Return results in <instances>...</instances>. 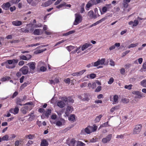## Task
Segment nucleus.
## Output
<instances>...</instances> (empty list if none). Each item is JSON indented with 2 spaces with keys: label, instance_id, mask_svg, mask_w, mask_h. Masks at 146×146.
I'll use <instances>...</instances> for the list:
<instances>
[{
  "label": "nucleus",
  "instance_id": "obj_3",
  "mask_svg": "<svg viewBox=\"0 0 146 146\" xmlns=\"http://www.w3.org/2000/svg\"><path fill=\"white\" fill-rule=\"evenodd\" d=\"M29 67L30 71L29 72L33 73L34 72V70L35 68L36 63L35 62H32L28 63L27 64Z\"/></svg>",
  "mask_w": 146,
  "mask_h": 146
},
{
  "label": "nucleus",
  "instance_id": "obj_29",
  "mask_svg": "<svg viewBox=\"0 0 146 146\" xmlns=\"http://www.w3.org/2000/svg\"><path fill=\"white\" fill-rule=\"evenodd\" d=\"M109 15H106L103 18L99 20V21L100 23L107 19H108V17H109Z\"/></svg>",
  "mask_w": 146,
  "mask_h": 146
},
{
  "label": "nucleus",
  "instance_id": "obj_30",
  "mask_svg": "<svg viewBox=\"0 0 146 146\" xmlns=\"http://www.w3.org/2000/svg\"><path fill=\"white\" fill-rule=\"evenodd\" d=\"M94 11L95 14H94V16H96V19L98 17H99L100 15L98 13V9L96 8L94 9Z\"/></svg>",
  "mask_w": 146,
  "mask_h": 146
},
{
  "label": "nucleus",
  "instance_id": "obj_4",
  "mask_svg": "<svg viewBox=\"0 0 146 146\" xmlns=\"http://www.w3.org/2000/svg\"><path fill=\"white\" fill-rule=\"evenodd\" d=\"M112 137L111 134H110L108 135L106 137L103 138L102 139V142L104 143H109L111 140Z\"/></svg>",
  "mask_w": 146,
  "mask_h": 146
},
{
  "label": "nucleus",
  "instance_id": "obj_2",
  "mask_svg": "<svg viewBox=\"0 0 146 146\" xmlns=\"http://www.w3.org/2000/svg\"><path fill=\"white\" fill-rule=\"evenodd\" d=\"M142 127V126L141 124H139L135 125L133 130V134H138L141 131Z\"/></svg>",
  "mask_w": 146,
  "mask_h": 146
},
{
  "label": "nucleus",
  "instance_id": "obj_36",
  "mask_svg": "<svg viewBox=\"0 0 146 146\" xmlns=\"http://www.w3.org/2000/svg\"><path fill=\"white\" fill-rule=\"evenodd\" d=\"M139 21L138 20H134L133 22V27L136 26L139 24Z\"/></svg>",
  "mask_w": 146,
  "mask_h": 146
},
{
  "label": "nucleus",
  "instance_id": "obj_35",
  "mask_svg": "<svg viewBox=\"0 0 146 146\" xmlns=\"http://www.w3.org/2000/svg\"><path fill=\"white\" fill-rule=\"evenodd\" d=\"M2 141H8L9 139V136L7 135H5L3 136L1 138Z\"/></svg>",
  "mask_w": 146,
  "mask_h": 146
},
{
  "label": "nucleus",
  "instance_id": "obj_34",
  "mask_svg": "<svg viewBox=\"0 0 146 146\" xmlns=\"http://www.w3.org/2000/svg\"><path fill=\"white\" fill-rule=\"evenodd\" d=\"M84 98H83L82 99V100L83 101H88L89 100V98L88 97L86 94H85L84 95Z\"/></svg>",
  "mask_w": 146,
  "mask_h": 146
},
{
  "label": "nucleus",
  "instance_id": "obj_24",
  "mask_svg": "<svg viewBox=\"0 0 146 146\" xmlns=\"http://www.w3.org/2000/svg\"><path fill=\"white\" fill-rule=\"evenodd\" d=\"M103 116V115L101 114L98 116H97L94 120L95 123L99 122L101 118Z\"/></svg>",
  "mask_w": 146,
  "mask_h": 146
},
{
  "label": "nucleus",
  "instance_id": "obj_13",
  "mask_svg": "<svg viewBox=\"0 0 146 146\" xmlns=\"http://www.w3.org/2000/svg\"><path fill=\"white\" fill-rule=\"evenodd\" d=\"M12 24L14 26H18L22 25V22L19 21H15L12 22Z\"/></svg>",
  "mask_w": 146,
  "mask_h": 146
},
{
  "label": "nucleus",
  "instance_id": "obj_48",
  "mask_svg": "<svg viewBox=\"0 0 146 146\" xmlns=\"http://www.w3.org/2000/svg\"><path fill=\"white\" fill-rule=\"evenodd\" d=\"M46 70V68L43 66H41L40 68V70L42 72L45 71Z\"/></svg>",
  "mask_w": 146,
  "mask_h": 146
},
{
  "label": "nucleus",
  "instance_id": "obj_57",
  "mask_svg": "<svg viewBox=\"0 0 146 146\" xmlns=\"http://www.w3.org/2000/svg\"><path fill=\"white\" fill-rule=\"evenodd\" d=\"M62 125V122L60 121H58L56 123V125L58 126H60Z\"/></svg>",
  "mask_w": 146,
  "mask_h": 146
},
{
  "label": "nucleus",
  "instance_id": "obj_52",
  "mask_svg": "<svg viewBox=\"0 0 146 146\" xmlns=\"http://www.w3.org/2000/svg\"><path fill=\"white\" fill-rule=\"evenodd\" d=\"M64 81L66 83L69 84L70 82V79L69 78H68L66 79H64Z\"/></svg>",
  "mask_w": 146,
  "mask_h": 146
},
{
  "label": "nucleus",
  "instance_id": "obj_59",
  "mask_svg": "<svg viewBox=\"0 0 146 146\" xmlns=\"http://www.w3.org/2000/svg\"><path fill=\"white\" fill-rule=\"evenodd\" d=\"M108 121H107V122H106L102 124L101 125L100 127H106L108 125Z\"/></svg>",
  "mask_w": 146,
  "mask_h": 146
},
{
  "label": "nucleus",
  "instance_id": "obj_56",
  "mask_svg": "<svg viewBox=\"0 0 146 146\" xmlns=\"http://www.w3.org/2000/svg\"><path fill=\"white\" fill-rule=\"evenodd\" d=\"M20 0H19L17 1V0H11V2L13 4H16L18 3Z\"/></svg>",
  "mask_w": 146,
  "mask_h": 146
},
{
  "label": "nucleus",
  "instance_id": "obj_37",
  "mask_svg": "<svg viewBox=\"0 0 146 146\" xmlns=\"http://www.w3.org/2000/svg\"><path fill=\"white\" fill-rule=\"evenodd\" d=\"M91 127L92 128V131L93 132L96 131L98 127L97 126L94 125L93 126H91Z\"/></svg>",
  "mask_w": 146,
  "mask_h": 146
},
{
  "label": "nucleus",
  "instance_id": "obj_50",
  "mask_svg": "<svg viewBox=\"0 0 146 146\" xmlns=\"http://www.w3.org/2000/svg\"><path fill=\"white\" fill-rule=\"evenodd\" d=\"M84 4L83 3L82 4V5L81 7L80 12L81 13H83L84 11Z\"/></svg>",
  "mask_w": 146,
  "mask_h": 146
},
{
  "label": "nucleus",
  "instance_id": "obj_17",
  "mask_svg": "<svg viewBox=\"0 0 146 146\" xmlns=\"http://www.w3.org/2000/svg\"><path fill=\"white\" fill-rule=\"evenodd\" d=\"M57 106L60 108H63L65 106V104L63 101H60L57 103Z\"/></svg>",
  "mask_w": 146,
  "mask_h": 146
},
{
  "label": "nucleus",
  "instance_id": "obj_45",
  "mask_svg": "<svg viewBox=\"0 0 146 146\" xmlns=\"http://www.w3.org/2000/svg\"><path fill=\"white\" fill-rule=\"evenodd\" d=\"M29 84V82H25L21 86V88H23L26 86L28 85Z\"/></svg>",
  "mask_w": 146,
  "mask_h": 146
},
{
  "label": "nucleus",
  "instance_id": "obj_27",
  "mask_svg": "<svg viewBox=\"0 0 146 146\" xmlns=\"http://www.w3.org/2000/svg\"><path fill=\"white\" fill-rule=\"evenodd\" d=\"M51 109H48L45 113V115L47 118H48L49 115L51 113Z\"/></svg>",
  "mask_w": 146,
  "mask_h": 146
},
{
  "label": "nucleus",
  "instance_id": "obj_20",
  "mask_svg": "<svg viewBox=\"0 0 146 146\" xmlns=\"http://www.w3.org/2000/svg\"><path fill=\"white\" fill-rule=\"evenodd\" d=\"M48 143L46 139L42 140L40 143L41 146H48Z\"/></svg>",
  "mask_w": 146,
  "mask_h": 146
},
{
  "label": "nucleus",
  "instance_id": "obj_38",
  "mask_svg": "<svg viewBox=\"0 0 146 146\" xmlns=\"http://www.w3.org/2000/svg\"><path fill=\"white\" fill-rule=\"evenodd\" d=\"M85 145V144L82 142L79 141L77 143L76 146H84Z\"/></svg>",
  "mask_w": 146,
  "mask_h": 146
},
{
  "label": "nucleus",
  "instance_id": "obj_51",
  "mask_svg": "<svg viewBox=\"0 0 146 146\" xmlns=\"http://www.w3.org/2000/svg\"><path fill=\"white\" fill-rule=\"evenodd\" d=\"M110 64L112 66L115 65V63L111 59H110Z\"/></svg>",
  "mask_w": 146,
  "mask_h": 146
},
{
  "label": "nucleus",
  "instance_id": "obj_43",
  "mask_svg": "<svg viewBox=\"0 0 146 146\" xmlns=\"http://www.w3.org/2000/svg\"><path fill=\"white\" fill-rule=\"evenodd\" d=\"M86 71V70H82L77 72L78 76H80L82 75Z\"/></svg>",
  "mask_w": 146,
  "mask_h": 146
},
{
  "label": "nucleus",
  "instance_id": "obj_47",
  "mask_svg": "<svg viewBox=\"0 0 146 146\" xmlns=\"http://www.w3.org/2000/svg\"><path fill=\"white\" fill-rule=\"evenodd\" d=\"M114 81V79L113 78L111 77L110 78L108 83L109 84H111Z\"/></svg>",
  "mask_w": 146,
  "mask_h": 146
},
{
  "label": "nucleus",
  "instance_id": "obj_54",
  "mask_svg": "<svg viewBox=\"0 0 146 146\" xmlns=\"http://www.w3.org/2000/svg\"><path fill=\"white\" fill-rule=\"evenodd\" d=\"M65 40H62L60 41H59L58 42H57L56 44L54 45V46H56L64 42H65Z\"/></svg>",
  "mask_w": 146,
  "mask_h": 146
},
{
  "label": "nucleus",
  "instance_id": "obj_39",
  "mask_svg": "<svg viewBox=\"0 0 146 146\" xmlns=\"http://www.w3.org/2000/svg\"><path fill=\"white\" fill-rule=\"evenodd\" d=\"M132 86H133L132 84H129V85H126L124 86V88L129 90H130L131 89V87Z\"/></svg>",
  "mask_w": 146,
  "mask_h": 146
},
{
  "label": "nucleus",
  "instance_id": "obj_44",
  "mask_svg": "<svg viewBox=\"0 0 146 146\" xmlns=\"http://www.w3.org/2000/svg\"><path fill=\"white\" fill-rule=\"evenodd\" d=\"M102 89V87L100 86H99L95 90V92H100Z\"/></svg>",
  "mask_w": 146,
  "mask_h": 146
},
{
  "label": "nucleus",
  "instance_id": "obj_1",
  "mask_svg": "<svg viewBox=\"0 0 146 146\" xmlns=\"http://www.w3.org/2000/svg\"><path fill=\"white\" fill-rule=\"evenodd\" d=\"M75 20L74 23V25H76L80 23L82 20V16L78 13H76L75 14Z\"/></svg>",
  "mask_w": 146,
  "mask_h": 146
},
{
  "label": "nucleus",
  "instance_id": "obj_18",
  "mask_svg": "<svg viewBox=\"0 0 146 146\" xmlns=\"http://www.w3.org/2000/svg\"><path fill=\"white\" fill-rule=\"evenodd\" d=\"M85 131L88 134H90L92 132L91 126H88L85 129Z\"/></svg>",
  "mask_w": 146,
  "mask_h": 146
},
{
  "label": "nucleus",
  "instance_id": "obj_14",
  "mask_svg": "<svg viewBox=\"0 0 146 146\" xmlns=\"http://www.w3.org/2000/svg\"><path fill=\"white\" fill-rule=\"evenodd\" d=\"M92 45V44L90 43H87L84 44L82 47V51H84L88 47Z\"/></svg>",
  "mask_w": 146,
  "mask_h": 146
},
{
  "label": "nucleus",
  "instance_id": "obj_63",
  "mask_svg": "<svg viewBox=\"0 0 146 146\" xmlns=\"http://www.w3.org/2000/svg\"><path fill=\"white\" fill-rule=\"evenodd\" d=\"M130 52V50L126 51L125 52H123L122 54V56H125L126 54Z\"/></svg>",
  "mask_w": 146,
  "mask_h": 146
},
{
  "label": "nucleus",
  "instance_id": "obj_11",
  "mask_svg": "<svg viewBox=\"0 0 146 146\" xmlns=\"http://www.w3.org/2000/svg\"><path fill=\"white\" fill-rule=\"evenodd\" d=\"M94 2H95V0H91L89 1L86 5V9L88 10V9L94 4Z\"/></svg>",
  "mask_w": 146,
  "mask_h": 146
},
{
  "label": "nucleus",
  "instance_id": "obj_41",
  "mask_svg": "<svg viewBox=\"0 0 146 146\" xmlns=\"http://www.w3.org/2000/svg\"><path fill=\"white\" fill-rule=\"evenodd\" d=\"M65 5H66V3H64L62 4H61L60 5L57 6L56 7V8H57V9H60V8L62 7L65 6Z\"/></svg>",
  "mask_w": 146,
  "mask_h": 146
},
{
  "label": "nucleus",
  "instance_id": "obj_9",
  "mask_svg": "<svg viewBox=\"0 0 146 146\" xmlns=\"http://www.w3.org/2000/svg\"><path fill=\"white\" fill-rule=\"evenodd\" d=\"M73 108L72 106H68L66 108L65 114L66 116H68L73 110Z\"/></svg>",
  "mask_w": 146,
  "mask_h": 146
},
{
  "label": "nucleus",
  "instance_id": "obj_10",
  "mask_svg": "<svg viewBox=\"0 0 146 146\" xmlns=\"http://www.w3.org/2000/svg\"><path fill=\"white\" fill-rule=\"evenodd\" d=\"M19 110V109L18 107L16 106L14 109L12 108L11 109L9 110V111L11 113H13L14 114H16L18 113Z\"/></svg>",
  "mask_w": 146,
  "mask_h": 146
},
{
  "label": "nucleus",
  "instance_id": "obj_21",
  "mask_svg": "<svg viewBox=\"0 0 146 146\" xmlns=\"http://www.w3.org/2000/svg\"><path fill=\"white\" fill-rule=\"evenodd\" d=\"M118 96L116 95L114 96L113 97V104H115L118 102Z\"/></svg>",
  "mask_w": 146,
  "mask_h": 146
},
{
  "label": "nucleus",
  "instance_id": "obj_32",
  "mask_svg": "<svg viewBox=\"0 0 146 146\" xmlns=\"http://www.w3.org/2000/svg\"><path fill=\"white\" fill-rule=\"evenodd\" d=\"M141 85L144 87H146V79L143 80L141 82Z\"/></svg>",
  "mask_w": 146,
  "mask_h": 146
},
{
  "label": "nucleus",
  "instance_id": "obj_60",
  "mask_svg": "<svg viewBox=\"0 0 146 146\" xmlns=\"http://www.w3.org/2000/svg\"><path fill=\"white\" fill-rule=\"evenodd\" d=\"M125 72V69L122 68L120 70V73L122 75H124Z\"/></svg>",
  "mask_w": 146,
  "mask_h": 146
},
{
  "label": "nucleus",
  "instance_id": "obj_55",
  "mask_svg": "<svg viewBox=\"0 0 146 146\" xmlns=\"http://www.w3.org/2000/svg\"><path fill=\"white\" fill-rule=\"evenodd\" d=\"M122 102L124 103H127L129 102L128 99L124 98L122 100Z\"/></svg>",
  "mask_w": 146,
  "mask_h": 146
},
{
  "label": "nucleus",
  "instance_id": "obj_19",
  "mask_svg": "<svg viewBox=\"0 0 146 146\" xmlns=\"http://www.w3.org/2000/svg\"><path fill=\"white\" fill-rule=\"evenodd\" d=\"M130 2V0H123V5L125 8H127L128 6V3Z\"/></svg>",
  "mask_w": 146,
  "mask_h": 146
},
{
  "label": "nucleus",
  "instance_id": "obj_22",
  "mask_svg": "<svg viewBox=\"0 0 146 146\" xmlns=\"http://www.w3.org/2000/svg\"><path fill=\"white\" fill-rule=\"evenodd\" d=\"M100 10L101 12V15H103L107 11V7L105 6L102 8L101 10L100 9Z\"/></svg>",
  "mask_w": 146,
  "mask_h": 146
},
{
  "label": "nucleus",
  "instance_id": "obj_42",
  "mask_svg": "<svg viewBox=\"0 0 146 146\" xmlns=\"http://www.w3.org/2000/svg\"><path fill=\"white\" fill-rule=\"evenodd\" d=\"M74 48V47L72 46H70L66 47L67 49L69 51H70L73 50Z\"/></svg>",
  "mask_w": 146,
  "mask_h": 146
},
{
  "label": "nucleus",
  "instance_id": "obj_28",
  "mask_svg": "<svg viewBox=\"0 0 146 146\" xmlns=\"http://www.w3.org/2000/svg\"><path fill=\"white\" fill-rule=\"evenodd\" d=\"M138 44V43H137L135 44L132 43L131 44L129 45L128 47V48H133L137 46Z\"/></svg>",
  "mask_w": 146,
  "mask_h": 146
},
{
  "label": "nucleus",
  "instance_id": "obj_49",
  "mask_svg": "<svg viewBox=\"0 0 146 146\" xmlns=\"http://www.w3.org/2000/svg\"><path fill=\"white\" fill-rule=\"evenodd\" d=\"M102 2V0H95V2H94V5H96L97 4L100 3Z\"/></svg>",
  "mask_w": 146,
  "mask_h": 146
},
{
  "label": "nucleus",
  "instance_id": "obj_64",
  "mask_svg": "<svg viewBox=\"0 0 146 146\" xmlns=\"http://www.w3.org/2000/svg\"><path fill=\"white\" fill-rule=\"evenodd\" d=\"M18 92H15L13 94L12 96V98H13L15 97L18 94Z\"/></svg>",
  "mask_w": 146,
  "mask_h": 146
},
{
  "label": "nucleus",
  "instance_id": "obj_6",
  "mask_svg": "<svg viewBox=\"0 0 146 146\" xmlns=\"http://www.w3.org/2000/svg\"><path fill=\"white\" fill-rule=\"evenodd\" d=\"M132 93L135 95L134 97L135 99H140L143 97L141 93L139 91H134L132 92Z\"/></svg>",
  "mask_w": 146,
  "mask_h": 146
},
{
  "label": "nucleus",
  "instance_id": "obj_15",
  "mask_svg": "<svg viewBox=\"0 0 146 146\" xmlns=\"http://www.w3.org/2000/svg\"><path fill=\"white\" fill-rule=\"evenodd\" d=\"M88 15L90 18L95 19L96 17V16H94V13L93 11H89L88 13Z\"/></svg>",
  "mask_w": 146,
  "mask_h": 146
},
{
  "label": "nucleus",
  "instance_id": "obj_58",
  "mask_svg": "<svg viewBox=\"0 0 146 146\" xmlns=\"http://www.w3.org/2000/svg\"><path fill=\"white\" fill-rule=\"evenodd\" d=\"M68 102L71 103H73L74 102V100L71 98L68 97Z\"/></svg>",
  "mask_w": 146,
  "mask_h": 146
},
{
  "label": "nucleus",
  "instance_id": "obj_23",
  "mask_svg": "<svg viewBox=\"0 0 146 146\" xmlns=\"http://www.w3.org/2000/svg\"><path fill=\"white\" fill-rule=\"evenodd\" d=\"M41 30L40 29H35L34 32L33 34L35 35H39Z\"/></svg>",
  "mask_w": 146,
  "mask_h": 146
},
{
  "label": "nucleus",
  "instance_id": "obj_40",
  "mask_svg": "<svg viewBox=\"0 0 146 146\" xmlns=\"http://www.w3.org/2000/svg\"><path fill=\"white\" fill-rule=\"evenodd\" d=\"M75 141L72 139L70 141V142L69 145L70 146H75Z\"/></svg>",
  "mask_w": 146,
  "mask_h": 146
},
{
  "label": "nucleus",
  "instance_id": "obj_53",
  "mask_svg": "<svg viewBox=\"0 0 146 146\" xmlns=\"http://www.w3.org/2000/svg\"><path fill=\"white\" fill-rule=\"evenodd\" d=\"M99 65H100V62H99V60H98V61L95 62L94 63V64L93 65V66H97Z\"/></svg>",
  "mask_w": 146,
  "mask_h": 146
},
{
  "label": "nucleus",
  "instance_id": "obj_5",
  "mask_svg": "<svg viewBox=\"0 0 146 146\" xmlns=\"http://www.w3.org/2000/svg\"><path fill=\"white\" fill-rule=\"evenodd\" d=\"M18 62L17 59H13L9 60H7V62L9 64H11L13 67H15Z\"/></svg>",
  "mask_w": 146,
  "mask_h": 146
},
{
  "label": "nucleus",
  "instance_id": "obj_61",
  "mask_svg": "<svg viewBox=\"0 0 146 146\" xmlns=\"http://www.w3.org/2000/svg\"><path fill=\"white\" fill-rule=\"evenodd\" d=\"M33 141H32L29 140L28 141V142L27 144V145L28 146H30L31 145V144H32L33 143Z\"/></svg>",
  "mask_w": 146,
  "mask_h": 146
},
{
  "label": "nucleus",
  "instance_id": "obj_16",
  "mask_svg": "<svg viewBox=\"0 0 146 146\" xmlns=\"http://www.w3.org/2000/svg\"><path fill=\"white\" fill-rule=\"evenodd\" d=\"M29 58H27L26 56L24 55L20 56L19 57L20 58L21 60H29L31 57V55L30 54L29 55Z\"/></svg>",
  "mask_w": 146,
  "mask_h": 146
},
{
  "label": "nucleus",
  "instance_id": "obj_7",
  "mask_svg": "<svg viewBox=\"0 0 146 146\" xmlns=\"http://www.w3.org/2000/svg\"><path fill=\"white\" fill-rule=\"evenodd\" d=\"M19 71L21 72L23 75L27 74L29 72V69L28 67L24 66L19 70Z\"/></svg>",
  "mask_w": 146,
  "mask_h": 146
},
{
  "label": "nucleus",
  "instance_id": "obj_8",
  "mask_svg": "<svg viewBox=\"0 0 146 146\" xmlns=\"http://www.w3.org/2000/svg\"><path fill=\"white\" fill-rule=\"evenodd\" d=\"M27 98V97L26 96H24L23 97L22 99L18 98L17 99L16 104L17 105H19L21 106L23 105V104H21L23 101H24Z\"/></svg>",
  "mask_w": 146,
  "mask_h": 146
},
{
  "label": "nucleus",
  "instance_id": "obj_31",
  "mask_svg": "<svg viewBox=\"0 0 146 146\" xmlns=\"http://www.w3.org/2000/svg\"><path fill=\"white\" fill-rule=\"evenodd\" d=\"M75 119V115L74 114L71 115L69 117V120L72 121H74Z\"/></svg>",
  "mask_w": 146,
  "mask_h": 146
},
{
  "label": "nucleus",
  "instance_id": "obj_12",
  "mask_svg": "<svg viewBox=\"0 0 146 146\" xmlns=\"http://www.w3.org/2000/svg\"><path fill=\"white\" fill-rule=\"evenodd\" d=\"M10 6L11 5L9 3L7 2L6 3H4L1 5V7L3 9H5V10H7L9 9Z\"/></svg>",
  "mask_w": 146,
  "mask_h": 146
},
{
  "label": "nucleus",
  "instance_id": "obj_46",
  "mask_svg": "<svg viewBox=\"0 0 146 146\" xmlns=\"http://www.w3.org/2000/svg\"><path fill=\"white\" fill-rule=\"evenodd\" d=\"M105 59V58H102L101 60H99V61L100 62V64L102 65L104 64Z\"/></svg>",
  "mask_w": 146,
  "mask_h": 146
},
{
  "label": "nucleus",
  "instance_id": "obj_25",
  "mask_svg": "<svg viewBox=\"0 0 146 146\" xmlns=\"http://www.w3.org/2000/svg\"><path fill=\"white\" fill-rule=\"evenodd\" d=\"M52 3V1L51 0H49L48 1L45 2L43 5V6L46 7L50 5Z\"/></svg>",
  "mask_w": 146,
  "mask_h": 146
},
{
  "label": "nucleus",
  "instance_id": "obj_26",
  "mask_svg": "<svg viewBox=\"0 0 146 146\" xmlns=\"http://www.w3.org/2000/svg\"><path fill=\"white\" fill-rule=\"evenodd\" d=\"M35 137V135L33 134H29L25 136V137L26 139H32Z\"/></svg>",
  "mask_w": 146,
  "mask_h": 146
},
{
  "label": "nucleus",
  "instance_id": "obj_33",
  "mask_svg": "<svg viewBox=\"0 0 146 146\" xmlns=\"http://www.w3.org/2000/svg\"><path fill=\"white\" fill-rule=\"evenodd\" d=\"M89 76L90 78H91L93 79L96 77V74L93 73L89 75H88L87 76V78H89Z\"/></svg>",
  "mask_w": 146,
  "mask_h": 146
},
{
  "label": "nucleus",
  "instance_id": "obj_62",
  "mask_svg": "<svg viewBox=\"0 0 146 146\" xmlns=\"http://www.w3.org/2000/svg\"><path fill=\"white\" fill-rule=\"evenodd\" d=\"M21 112L24 114H25L27 113L26 110L24 108H22L21 109Z\"/></svg>",
  "mask_w": 146,
  "mask_h": 146
}]
</instances>
